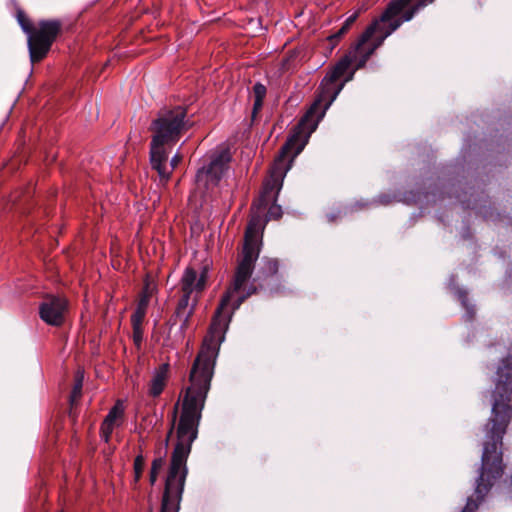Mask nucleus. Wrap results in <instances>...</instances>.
I'll use <instances>...</instances> for the list:
<instances>
[{"mask_svg":"<svg viewBox=\"0 0 512 512\" xmlns=\"http://www.w3.org/2000/svg\"><path fill=\"white\" fill-rule=\"evenodd\" d=\"M263 227L261 215H253L245 231L243 248L238 257L233 282L221 299L208 334L192 365L189 376L190 384L186 388L181 414L176 426L177 442L169 468H187V458L191 452L192 443L197 437L201 412L210 389L219 346L224 340L232 314L230 307L233 310L237 309L253 292L245 291V286L259 257Z\"/></svg>","mask_w":512,"mask_h":512,"instance_id":"1","label":"nucleus"},{"mask_svg":"<svg viewBox=\"0 0 512 512\" xmlns=\"http://www.w3.org/2000/svg\"><path fill=\"white\" fill-rule=\"evenodd\" d=\"M512 392V354L501 363L493 392L492 418L485 426L486 440L482 453L481 473L475 489L476 500L468 498L462 512H475L479 502L488 493L493 482L503 474L502 437L512 417L510 395Z\"/></svg>","mask_w":512,"mask_h":512,"instance_id":"2","label":"nucleus"},{"mask_svg":"<svg viewBox=\"0 0 512 512\" xmlns=\"http://www.w3.org/2000/svg\"><path fill=\"white\" fill-rule=\"evenodd\" d=\"M186 108L177 106L163 110L151 124L152 141L150 148L151 165L160 168L164 159V146H172L189 129L191 124L186 119Z\"/></svg>","mask_w":512,"mask_h":512,"instance_id":"3","label":"nucleus"},{"mask_svg":"<svg viewBox=\"0 0 512 512\" xmlns=\"http://www.w3.org/2000/svg\"><path fill=\"white\" fill-rule=\"evenodd\" d=\"M435 0H391L381 14V45L404 22H408Z\"/></svg>","mask_w":512,"mask_h":512,"instance_id":"4","label":"nucleus"},{"mask_svg":"<svg viewBox=\"0 0 512 512\" xmlns=\"http://www.w3.org/2000/svg\"><path fill=\"white\" fill-rule=\"evenodd\" d=\"M62 28L59 20H42L28 37V47L32 62L42 60L50 50Z\"/></svg>","mask_w":512,"mask_h":512,"instance_id":"5","label":"nucleus"},{"mask_svg":"<svg viewBox=\"0 0 512 512\" xmlns=\"http://www.w3.org/2000/svg\"><path fill=\"white\" fill-rule=\"evenodd\" d=\"M209 161L196 174V185L199 189H209L218 185L230 162V154L226 149L212 152Z\"/></svg>","mask_w":512,"mask_h":512,"instance_id":"6","label":"nucleus"},{"mask_svg":"<svg viewBox=\"0 0 512 512\" xmlns=\"http://www.w3.org/2000/svg\"><path fill=\"white\" fill-rule=\"evenodd\" d=\"M66 311L67 301L59 296H47L39 306L40 318L52 326L63 324Z\"/></svg>","mask_w":512,"mask_h":512,"instance_id":"7","label":"nucleus"},{"mask_svg":"<svg viewBox=\"0 0 512 512\" xmlns=\"http://www.w3.org/2000/svg\"><path fill=\"white\" fill-rule=\"evenodd\" d=\"M208 279V268L203 267L200 272L188 267L181 278L182 293H189L198 297L206 288Z\"/></svg>","mask_w":512,"mask_h":512,"instance_id":"8","label":"nucleus"},{"mask_svg":"<svg viewBox=\"0 0 512 512\" xmlns=\"http://www.w3.org/2000/svg\"><path fill=\"white\" fill-rule=\"evenodd\" d=\"M125 407L121 400H118L110 409L101 425V437L108 442L113 430L121 426L124 420Z\"/></svg>","mask_w":512,"mask_h":512,"instance_id":"9","label":"nucleus"},{"mask_svg":"<svg viewBox=\"0 0 512 512\" xmlns=\"http://www.w3.org/2000/svg\"><path fill=\"white\" fill-rule=\"evenodd\" d=\"M169 373V364L163 363L155 369L149 385V394L159 396L165 388Z\"/></svg>","mask_w":512,"mask_h":512,"instance_id":"10","label":"nucleus"},{"mask_svg":"<svg viewBox=\"0 0 512 512\" xmlns=\"http://www.w3.org/2000/svg\"><path fill=\"white\" fill-rule=\"evenodd\" d=\"M198 297L189 293H182L176 309V317L182 321V326H186L189 318L193 314Z\"/></svg>","mask_w":512,"mask_h":512,"instance_id":"11","label":"nucleus"},{"mask_svg":"<svg viewBox=\"0 0 512 512\" xmlns=\"http://www.w3.org/2000/svg\"><path fill=\"white\" fill-rule=\"evenodd\" d=\"M170 146H164V159L160 161L161 165L160 168H157L156 166L152 165V168L158 172V175L161 179V181H168L170 178V175L174 168L179 164L182 157L179 154H176L170 162H168V148Z\"/></svg>","mask_w":512,"mask_h":512,"instance_id":"12","label":"nucleus"},{"mask_svg":"<svg viewBox=\"0 0 512 512\" xmlns=\"http://www.w3.org/2000/svg\"><path fill=\"white\" fill-rule=\"evenodd\" d=\"M266 95V87L261 83H256L253 87V96H254V105H253V114H256L261 108L263 104V99Z\"/></svg>","mask_w":512,"mask_h":512,"instance_id":"13","label":"nucleus"},{"mask_svg":"<svg viewBox=\"0 0 512 512\" xmlns=\"http://www.w3.org/2000/svg\"><path fill=\"white\" fill-rule=\"evenodd\" d=\"M84 373L83 371H77L75 376V384L70 396L71 403L77 401L81 396L82 386H83Z\"/></svg>","mask_w":512,"mask_h":512,"instance_id":"14","label":"nucleus"},{"mask_svg":"<svg viewBox=\"0 0 512 512\" xmlns=\"http://www.w3.org/2000/svg\"><path fill=\"white\" fill-rule=\"evenodd\" d=\"M16 17H17V21L20 24L22 30L29 37L35 26L32 25L30 19L26 16L24 11L21 9L17 10Z\"/></svg>","mask_w":512,"mask_h":512,"instance_id":"15","label":"nucleus"},{"mask_svg":"<svg viewBox=\"0 0 512 512\" xmlns=\"http://www.w3.org/2000/svg\"><path fill=\"white\" fill-rule=\"evenodd\" d=\"M357 17H358L357 13L349 16L346 19L343 26L338 30V32L329 37V41L336 42L338 39H340L342 37V35H344L350 29L351 25L355 22Z\"/></svg>","mask_w":512,"mask_h":512,"instance_id":"16","label":"nucleus"},{"mask_svg":"<svg viewBox=\"0 0 512 512\" xmlns=\"http://www.w3.org/2000/svg\"><path fill=\"white\" fill-rule=\"evenodd\" d=\"M145 466V460L142 455L136 456L134 460V480L135 482L139 481L142 476L143 470Z\"/></svg>","mask_w":512,"mask_h":512,"instance_id":"17","label":"nucleus"},{"mask_svg":"<svg viewBox=\"0 0 512 512\" xmlns=\"http://www.w3.org/2000/svg\"><path fill=\"white\" fill-rule=\"evenodd\" d=\"M146 312L141 309H136L131 317L132 326H142Z\"/></svg>","mask_w":512,"mask_h":512,"instance_id":"18","label":"nucleus"},{"mask_svg":"<svg viewBox=\"0 0 512 512\" xmlns=\"http://www.w3.org/2000/svg\"><path fill=\"white\" fill-rule=\"evenodd\" d=\"M268 219L278 220L282 215V209L279 205L273 204L268 210Z\"/></svg>","mask_w":512,"mask_h":512,"instance_id":"19","label":"nucleus"},{"mask_svg":"<svg viewBox=\"0 0 512 512\" xmlns=\"http://www.w3.org/2000/svg\"><path fill=\"white\" fill-rule=\"evenodd\" d=\"M164 465H165V459L163 457H158L153 460L152 466H151V471L160 473V471L163 469Z\"/></svg>","mask_w":512,"mask_h":512,"instance_id":"20","label":"nucleus"},{"mask_svg":"<svg viewBox=\"0 0 512 512\" xmlns=\"http://www.w3.org/2000/svg\"><path fill=\"white\" fill-rule=\"evenodd\" d=\"M133 338L136 344H139L143 338L142 326H133Z\"/></svg>","mask_w":512,"mask_h":512,"instance_id":"21","label":"nucleus"},{"mask_svg":"<svg viewBox=\"0 0 512 512\" xmlns=\"http://www.w3.org/2000/svg\"><path fill=\"white\" fill-rule=\"evenodd\" d=\"M176 417H177V406L174 408L173 410V415H172V423H171V428L168 432V435H167V438L165 440V444L168 445V442H169V438L175 428V424H176Z\"/></svg>","mask_w":512,"mask_h":512,"instance_id":"22","label":"nucleus"},{"mask_svg":"<svg viewBox=\"0 0 512 512\" xmlns=\"http://www.w3.org/2000/svg\"><path fill=\"white\" fill-rule=\"evenodd\" d=\"M147 306H148V295L145 294L139 300V303H138V306H137L136 309H141L142 308V310L146 312Z\"/></svg>","mask_w":512,"mask_h":512,"instance_id":"23","label":"nucleus"},{"mask_svg":"<svg viewBox=\"0 0 512 512\" xmlns=\"http://www.w3.org/2000/svg\"><path fill=\"white\" fill-rule=\"evenodd\" d=\"M158 472H152L150 471V483L153 485L156 480H157V477H158Z\"/></svg>","mask_w":512,"mask_h":512,"instance_id":"24","label":"nucleus"}]
</instances>
